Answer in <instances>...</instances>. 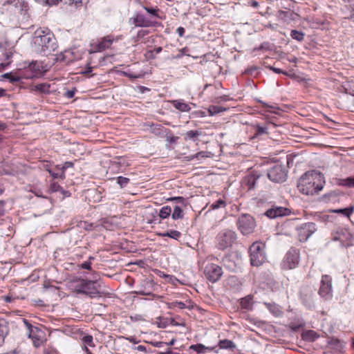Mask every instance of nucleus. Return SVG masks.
Instances as JSON below:
<instances>
[{
    "label": "nucleus",
    "mask_w": 354,
    "mask_h": 354,
    "mask_svg": "<svg viewBox=\"0 0 354 354\" xmlns=\"http://www.w3.org/2000/svg\"><path fill=\"white\" fill-rule=\"evenodd\" d=\"M57 48L54 34L47 28L37 29L30 42L31 51L41 56L47 57Z\"/></svg>",
    "instance_id": "nucleus-1"
},
{
    "label": "nucleus",
    "mask_w": 354,
    "mask_h": 354,
    "mask_svg": "<svg viewBox=\"0 0 354 354\" xmlns=\"http://www.w3.org/2000/svg\"><path fill=\"white\" fill-rule=\"evenodd\" d=\"M324 184V178L321 173L309 171L300 177L297 187L301 194L313 196L319 194L322 190Z\"/></svg>",
    "instance_id": "nucleus-2"
},
{
    "label": "nucleus",
    "mask_w": 354,
    "mask_h": 354,
    "mask_svg": "<svg viewBox=\"0 0 354 354\" xmlns=\"http://www.w3.org/2000/svg\"><path fill=\"white\" fill-rule=\"evenodd\" d=\"M236 240L235 232L225 229L221 230L216 237V245L217 248L224 250L232 246Z\"/></svg>",
    "instance_id": "nucleus-3"
},
{
    "label": "nucleus",
    "mask_w": 354,
    "mask_h": 354,
    "mask_svg": "<svg viewBox=\"0 0 354 354\" xmlns=\"http://www.w3.org/2000/svg\"><path fill=\"white\" fill-rule=\"evenodd\" d=\"M264 245L261 243H254L250 248V262L254 266L262 265L266 258L263 252Z\"/></svg>",
    "instance_id": "nucleus-4"
},
{
    "label": "nucleus",
    "mask_w": 354,
    "mask_h": 354,
    "mask_svg": "<svg viewBox=\"0 0 354 354\" xmlns=\"http://www.w3.org/2000/svg\"><path fill=\"white\" fill-rule=\"evenodd\" d=\"M14 52L13 47L8 42L5 41L3 44L0 41V72L10 65V58L12 57Z\"/></svg>",
    "instance_id": "nucleus-5"
},
{
    "label": "nucleus",
    "mask_w": 354,
    "mask_h": 354,
    "mask_svg": "<svg viewBox=\"0 0 354 354\" xmlns=\"http://www.w3.org/2000/svg\"><path fill=\"white\" fill-rule=\"evenodd\" d=\"M255 225L254 219L249 214H242L238 218L237 226L243 234H251Z\"/></svg>",
    "instance_id": "nucleus-6"
},
{
    "label": "nucleus",
    "mask_w": 354,
    "mask_h": 354,
    "mask_svg": "<svg viewBox=\"0 0 354 354\" xmlns=\"http://www.w3.org/2000/svg\"><path fill=\"white\" fill-rule=\"evenodd\" d=\"M24 322L29 330L28 337L32 340L33 345L35 347L40 346L44 342V332L38 327L32 326L26 319H24Z\"/></svg>",
    "instance_id": "nucleus-7"
},
{
    "label": "nucleus",
    "mask_w": 354,
    "mask_h": 354,
    "mask_svg": "<svg viewBox=\"0 0 354 354\" xmlns=\"http://www.w3.org/2000/svg\"><path fill=\"white\" fill-rule=\"evenodd\" d=\"M300 254L299 251L295 249L290 250L286 254L283 262L282 267L286 270H292L295 268L299 262Z\"/></svg>",
    "instance_id": "nucleus-8"
},
{
    "label": "nucleus",
    "mask_w": 354,
    "mask_h": 354,
    "mask_svg": "<svg viewBox=\"0 0 354 354\" xmlns=\"http://www.w3.org/2000/svg\"><path fill=\"white\" fill-rule=\"evenodd\" d=\"M314 292L315 288L309 285H304L300 289V298L303 304L308 308L315 307V301L313 299Z\"/></svg>",
    "instance_id": "nucleus-9"
},
{
    "label": "nucleus",
    "mask_w": 354,
    "mask_h": 354,
    "mask_svg": "<svg viewBox=\"0 0 354 354\" xmlns=\"http://www.w3.org/2000/svg\"><path fill=\"white\" fill-rule=\"evenodd\" d=\"M204 274L209 281L214 283L220 279L223 274V270L217 264L208 263L205 268Z\"/></svg>",
    "instance_id": "nucleus-10"
},
{
    "label": "nucleus",
    "mask_w": 354,
    "mask_h": 354,
    "mask_svg": "<svg viewBox=\"0 0 354 354\" xmlns=\"http://www.w3.org/2000/svg\"><path fill=\"white\" fill-rule=\"evenodd\" d=\"M317 230L314 223H306L297 228L298 239L305 242Z\"/></svg>",
    "instance_id": "nucleus-11"
},
{
    "label": "nucleus",
    "mask_w": 354,
    "mask_h": 354,
    "mask_svg": "<svg viewBox=\"0 0 354 354\" xmlns=\"http://www.w3.org/2000/svg\"><path fill=\"white\" fill-rule=\"evenodd\" d=\"M268 177L273 182H283L286 179L287 174L282 165H275L268 171Z\"/></svg>",
    "instance_id": "nucleus-12"
},
{
    "label": "nucleus",
    "mask_w": 354,
    "mask_h": 354,
    "mask_svg": "<svg viewBox=\"0 0 354 354\" xmlns=\"http://www.w3.org/2000/svg\"><path fill=\"white\" fill-rule=\"evenodd\" d=\"M319 295L325 299L332 297V279L330 276H322Z\"/></svg>",
    "instance_id": "nucleus-13"
},
{
    "label": "nucleus",
    "mask_w": 354,
    "mask_h": 354,
    "mask_svg": "<svg viewBox=\"0 0 354 354\" xmlns=\"http://www.w3.org/2000/svg\"><path fill=\"white\" fill-rule=\"evenodd\" d=\"M290 214V210L289 209L281 206H273L268 209L265 213L270 218H277L278 217L289 215Z\"/></svg>",
    "instance_id": "nucleus-14"
},
{
    "label": "nucleus",
    "mask_w": 354,
    "mask_h": 354,
    "mask_svg": "<svg viewBox=\"0 0 354 354\" xmlns=\"http://www.w3.org/2000/svg\"><path fill=\"white\" fill-rule=\"evenodd\" d=\"M114 39L111 36L104 37L96 45L93 46L95 51H102L109 48Z\"/></svg>",
    "instance_id": "nucleus-15"
},
{
    "label": "nucleus",
    "mask_w": 354,
    "mask_h": 354,
    "mask_svg": "<svg viewBox=\"0 0 354 354\" xmlns=\"http://www.w3.org/2000/svg\"><path fill=\"white\" fill-rule=\"evenodd\" d=\"M328 346L337 353H342L344 351L345 343L338 339L332 338L328 342Z\"/></svg>",
    "instance_id": "nucleus-16"
},
{
    "label": "nucleus",
    "mask_w": 354,
    "mask_h": 354,
    "mask_svg": "<svg viewBox=\"0 0 354 354\" xmlns=\"http://www.w3.org/2000/svg\"><path fill=\"white\" fill-rule=\"evenodd\" d=\"M336 234L337 235L334 237L335 240H339L345 246L350 245V241L352 236L346 230H341L340 231L337 232Z\"/></svg>",
    "instance_id": "nucleus-17"
},
{
    "label": "nucleus",
    "mask_w": 354,
    "mask_h": 354,
    "mask_svg": "<svg viewBox=\"0 0 354 354\" xmlns=\"http://www.w3.org/2000/svg\"><path fill=\"white\" fill-rule=\"evenodd\" d=\"M7 3L15 6L16 9L21 15L26 14L28 10V3L24 0H8Z\"/></svg>",
    "instance_id": "nucleus-18"
},
{
    "label": "nucleus",
    "mask_w": 354,
    "mask_h": 354,
    "mask_svg": "<svg viewBox=\"0 0 354 354\" xmlns=\"http://www.w3.org/2000/svg\"><path fill=\"white\" fill-rule=\"evenodd\" d=\"M133 19V24L139 27H149L150 26L149 21L147 20L142 14H137Z\"/></svg>",
    "instance_id": "nucleus-19"
},
{
    "label": "nucleus",
    "mask_w": 354,
    "mask_h": 354,
    "mask_svg": "<svg viewBox=\"0 0 354 354\" xmlns=\"http://www.w3.org/2000/svg\"><path fill=\"white\" fill-rule=\"evenodd\" d=\"M240 305L243 309L247 310H252L253 306V297L252 295H248L244 298H242L240 302Z\"/></svg>",
    "instance_id": "nucleus-20"
},
{
    "label": "nucleus",
    "mask_w": 354,
    "mask_h": 354,
    "mask_svg": "<svg viewBox=\"0 0 354 354\" xmlns=\"http://www.w3.org/2000/svg\"><path fill=\"white\" fill-rule=\"evenodd\" d=\"M189 348L196 351L197 353H206L208 351L214 350V347H207L201 344L191 345Z\"/></svg>",
    "instance_id": "nucleus-21"
},
{
    "label": "nucleus",
    "mask_w": 354,
    "mask_h": 354,
    "mask_svg": "<svg viewBox=\"0 0 354 354\" xmlns=\"http://www.w3.org/2000/svg\"><path fill=\"white\" fill-rule=\"evenodd\" d=\"M171 103L176 109L180 111L189 112L191 109L189 104L182 100H174Z\"/></svg>",
    "instance_id": "nucleus-22"
},
{
    "label": "nucleus",
    "mask_w": 354,
    "mask_h": 354,
    "mask_svg": "<svg viewBox=\"0 0 354 354\" xmlns=\"http://www.w3.org/2000/svg\"><path fill=\"white\" fill-rule=\"evenodd\" d=\"M337 184L339 186L354 187V176L346 178H339L337 180Z\"/></svg>",
    "instance_id": "nucleus-23"
},
{
    "label": "nucleus",
    "mask_w": 354,
    "mask_h": 354,
    "mask_svg": "<svg viewBox=\"0 0 354 354\" xmlns=\"http://www.w3.org/2000/svg\"><path fill=\"white\" fill-rule=\"evenodd\" d=\"M202 135V132L200 131H194V130H190V131H187L185 133H184V140L187 141V140H193V141H196L198 138V136H201Z\"/></svg>",
    "instance_id": "nucleus-24"
},
{
    "label": "nucleus",
    "mask_w": 354,
    "mask_h": 354,
    "mask_svg": "<svg viewBox=\"0 0 354 354\" xmlns=\"http://www.w3.org/2000/svg\"><path fill=\"white\" fill-rule=\"evenodd\" d=\"M353 212H354V205H351L346 208L337 209L333 210V212L337 213V214H342L348 218L350 217V216L353 214Z\"/></svg>",
    "instance_id": "nucleus-25"
},
{
    "label": "nucleus",
    "mask_w": 354,
    "mask_h": 354,
    "mask_svg": "<svg viewBox=\"0 0 354 354\" xmlns=\"http://www.w3.org/2000/svg\"><path fill=\"white\" fill-rule=\"evenodd\" d=\"M7 334V326L3 320L0 319V346H1L4 342V339Z\"/></svg>",
    "instance_id": "nucleus-26"
},
{
    "label": "nucleus",
    "mask_w": 354,
    "mask_h": 354,
    "mask_svg": "<svg viewBox=\"0 0 354 354\" xmlns=\"http://www.w3.org/2000/svg\"><path fill=\"white\" fill-rule=\"evenodd\" d=\"M265 306L274 316L277 317L281 314V311L278 305L271 303H265Z\"/></svg>",
    "instance_id": "nucleus-27"
},
{
    "label": "nucleus",
    "mask_w": 354,
    "mask_h": 354,
    "mask_svg": "<svg viewBox=\"0 0 354 354\" xmlns=\"http://www.w3.org/2000/svg\"><path fill=\"white\" fill-rule=\"evenodd\" d=\"M318 337H319V335L314 330L306 331L302 335L303 339L306 341H309V342L315 341Z\"/></svg>",
    "instance_id": "nucleus-28"
},
{
    "label": "nucleus",
    "mask_w": 354,
    "mask_h": 354,
    "mask_svg": "<svg viewBox=\"0 0 354 354\" xmlns=\"http://www.w3.org/2000/svg\"><path fill=\"white\" fill-rule=\"evenodd\" d=\"M184 216L183 209L178 205L174 206L171 217L174 220L182 219Z\"/></svg>",
    "instance_id": "nucleus-29"
},
{
    "label": "nucleus",
    "mask_w": 354,
    "mask_h": 354,
    "mask_svg": "<svg viewBox=\"0 0 354 354\" xmlns=\"http://www.w3.org/2000/svg\"><path fill=\"white\" fill-rule=\"evenodd\" d=\"M219 346L220 348L229 349V348H234L236 347L235 344L229 339H223L219 341Z\"/></svg>",
    "instance_id": "nucleus-30"
},
{
    "label": "nucleus",
    "mask_w": 354,
    "mask_h": 354,
    "mask_svg": "<svg viewBox=\"0 0 354 354\" xmlns=\"http://www.w3.org/2000/svg\"><path fill=\"white\" fill-rule=\"evenodd\" d=\"M171 213V207L170 206L166 205L162 207L159 212V216L161 218L165 219L169 216Z\"/></svg>",
    "instance_id": "nucleus-31"
},
{
    "label": "nucleus",
    "mask_w": 354,
    "mask_h": 354,
    "mask_svg": "<svg viewBox=\"0 0 354 354\" xmlns=\"http://www.w3.org/2000/svg\"><path fill=\"white\" fill-rule=\"evenodd\" d=\"M226 206V202L223 198H219L216 202L213 203L210 205V209H216L218 208H224Z\"/></svg>",
    "instance_id": "nucleus-32"
},
{
    "label": "nucleus",
    "mask_w": 354,
    "mask_h": 354,
    "mask_svg": "<svg viewBox=\"0 0 354 354\" xmlns=\"http://www.w3.org/2000/svg\"><path fill=\"white\" fill-rule=\"evenodd\" d=\"M180 232L177 230H171L165 233L160 234L162 236H169L171 239L177 240L180 236Z\"/></svg>",
    "instance_id": "nucleus-33"
},
{
    "label": "nucleus",
    "mask_w": 354,
    "mask_h": 354,
    "mask_svg": "<svg viewBox=\"0 0 354 354\" xmlns=\"http://www.w3.org/2000/svg\"><path fill=\"white\" fill-rule=\"evenodd\" d=\"M290 35L292 39H294L298 41H303L304 38V33L301 31L296 30H292Z\"/></svg>",
    "instance_id": "nucleus-34"
},
{
    "label": "nucleus",
    "mask_w": 354,
    "mask_h": 354,
    "mask_svg": "<svg viewBox=\"0 0 354 354\" xmlns=\"http://www.w3.org/2000/svg\"><path fill=\"white\" fill-rule=\"evenodd\" d=\"M225 109L224 108H222L221 106H212L209 108L208 109V112L209 113L210 115H213L216 113H220V112H222L223 111H225Z\"/></svg>",
    "instance_id": "nucleus-35"
},
{
    "label": "nucleus",
    "mask_w": 354,
    "mask_h": 354,
    "mask_svg": "<svg viewBox=\"0 0 354 354\" xmlns=\"http://www.w3.org/2000/svg\"><path fill=\"white\" fill-rule=\"evenodd\" d=\"M144 9L151 16L160 19L158 15L159 9L149 7H144Z\"/></svg>",
    "instance_id": "nucleus-36"
},
{
    "label": "nucleus",
    "mask_w": 354,
    "mask_h": 354,
    "mask_svg": "<svg viewBox=\"0 0 354 354\" xmlns=\"http://www.w3.org/2000/svg\"><path fill=\"white\" fill-rule=\"evenodd\" d=\"M73 167V163L72 162H64V164L62 165V167L61 168L62 172L60 174V178H65V171H66V169L69 168V167Z\"/></svg>",
    "instance_id": "nucleus-37"
},
{
    "label": "nucleus",
    "mask_w": 354,
    "mask_h": 354,
    "mask_svg": "<svg viewBox=\"0 0 354 354\" xmlns=\"http://www.w3.org/2000/svg\"><path fill=\"white\" fill-rule=\"evenodd\" d=\"M83 343L89 346H94L93 337L91 335H85L82 339Z\"/></svg>",
    "instance_id": "nucleus-38"
},
{
    "label": "nucleus",
    "mask_w": 354,
    "mask_h": 354,
    "mask_svg": "<svg viewBox=\"0 0 354 354\" xmlns=\"http://www.w3.org/2000/svg\"><path fill=\"white\" fill-rule=\"evenodd\" d=\"M49 86L46 84H39L35 86V90L39 91L41 93H45L48 91Z\"/></svg>",
    "instance_id": "nucleus-39"
},
{
    "label": "nucleus",
    "mask_w": 354,
    "mask_h": 354,
    "mask_svg": "<svg viewBox=\"0 0 354 354\" xmlns=\"http://www.w3.org/2000/svg\"><path fill=\"white\" fill-rule=\"evenodd\" d=\"M129 182V179L126 177L119 176L117 178V183L120 185L121 187L126 186Z\"/></svg>",
    "instance_id": "nucleus-40"
},
{
    "label": "nucleus",
    "mask_w": 354,
    "mask_h": 354,
    "mask_svg": "<svg viewBox=\"0 0 354 354\" xmlns=\"http://www.w3.org/2000/svg\"><path fill=\"white\" fill-rule=\"evenodd\" d=\"M70 4H73L76 8H80L87 3L84 0H69Z\"/></svg>",
    "instance_id": "nucleus-41"
},
{
    "label": "nucleus",
    "mask_w": 354,
    "mask_h": 354,
    "mask_svg": "<svg viewBox=\"0 0 354 354\" xmlns=\"http://www.w3.org/2000/svg\"><path fill=\"white\" fill-rule=\"evenodd\" d=\"M266 133H268L266 127H261L260 125L256 126V134L257 135L266 134Z\"/></svg>",
    "instance_id": "nucleus-42"
},
{
    "label": "nucleus",
    "mask_w": 354,
    "mask_h": 354,
    "mask_svg": "<svg viewBox=\"0 0 354 354\" xmlns=\"http://www.w3.org/2000/svg\"><path fill=\"white\" fill-rule=\"evenodd\" d=\"M246 180L249 189H251L254 187L255 178L253 176L248 177Z\"/></svg>",
    "instance_id": "nucleus-43"
},
{
    "label": "nucleus",
    "mask_w": 354,
    "mask_h": 354,
    "mask_svg": "<svg viewBox=\"0 0 354 354\" xmlns=\"http://www.w3.org/2000/svg\"><path fill=\"white\" fill-rule=\"evenodd\" d=\"M171 305L174 308H178L180 309H184L186 308L185 304L182 301H174L171 303Z\"/></svg>",
    "instance_id": "nucleus-44"
},
{
    "label": "nucleus",
    "mask_w": 354,
    "mask_h": 354,
    "mask_svg": "<svg viewBox=\"0 0 354 354\" xmlns=\"http://www.w3.org/2000/svg\"><path fill=\"white\" fill-rule=\"evenodd\" d=\"M3 77L7 79H10L11 82H18L19 80V77L17 76H12L11 73H6L3 75Z\"/></svg>",
    "instance_id": "nucleus-45"
},
{
    "label": "nucleus",
    "mask_w": 354,
    "mask_h": 354,
    "mask_svg": "<svg viewBox=\"0 0 354 354\" xmlns=\"http://www.w3.org/2000/svg\"><path fill=\"white\" fill-rule=\"evenodd\" d=\"M167 201H176V202L180 203H184L185 198L181 196H178V197H172V198H168Z\"/></svg>",
    "instance_id": "nucleus-46"
},
{
    "label": "nucleus",
    "mask_w": 354,
    "mask_h": 354,
    "mask_svg": "<svg viewBox=\"0 0 354 354\" xmlns=\"http://www.w3.org/2000/svg\"><path fill=\"white\" fill-rule=\"evenodd\" d=\"M75 91H76L75 88H74L73 90H68V91H66V93H64V96L66 97L67 98H72L74 97Z\"/></svg>",
    "instance_id": "nucleus-47"
},
{
    "label": "nucleus",
    "mask_w": 354,
    "mask_h": 354,
    "mask_svg": "<svg viewBox=\"0 0 354 354\" xmlns=\"http://www.w3.org/2000/svg\"><path fill=\"white\" fill-rule=\"evenodd\" d=\"M91 262L90 261H85L83 263H82L80 267L82 269L91 270Z\"/></svg>",
    "instance_id": "nucleus-48"
},
{
    "label": "nucleus",
    "mask_w": 354,
    "mask_h": 354,
    "mask_svg": "<svg viewBox=\"0 0 354 354\" xmlns=\"http://www.w3.org/2000/svg\"><path fill=\"white\" fill-rule=\"evenodd\" d=\"M6 127V124L2 122H0V143L3 140V136H2L1 133L5 130Z\"/></svg>",
    "instance_id": "nucleus-49"
},
{
    "label": "nucleus",
    "mask_w": 354,
    "mask_h": 354,
    "mask_svg": "<svg viewBox=\"0 0 354 354\" xmlns=\"http://www.w3.org/2000/svg\"><path fill=\"white\" fill-rule=\"evenodd\" d=\"M5 212V203L2 201H0V216H3Z\"/></svg>",
    "instance_id": "nucleus-50"
},
{
    "label": "nucleus",
    "mask_w": 354,
    "mask_h": 354,
    "mask_svg": "<svg viewBox=\"0 0 354 354\" xmlns=\"http://www.w3.org/2000/svg\"><path fill=\"white\" fill-rule=\"evenodd\" d=\"M187 48H183L179 50V54H178L175 57L177 59L181 58L185 53Z\"/></svg>",
    "instance_id": "nucleus-51"
},
{
    "label": "nucleus",
    "mask_w": 354,
    "mask_h": 354,
    "mask_svg": "<svg viewBox=\"0 0 354 354\" xmlns=\"http://www.w3.org/2000/svg\"><path fill=\"white\" fill-rule=\"evenodd\" d=\"M133 349L140 351V352H144V353H145L147 351L146 347L142 345H139L138 346H136L133 348Z\"/></svg>",
    "instance_id": "nucleus-52"
},
{
    "label": "nucleus",
    "mask_w": 354,
    "mask_h": 354,
    "mask_svg": "<svg viewBox=\"0 0 354 354\" xmlns=\"http://www.w3.org/2000/svg\"><path fill=\"white\" fill-rule=\"evenodd\" d=\"M13 232V229L12 227L10 226V225L9 224L8 225V232H1V234L2 235H5V236H10V234L12 233Z\"/></svg>",
    "instance_id": "nucleus-53"
},
{
    "label": "nucleus",
    "mask_w": 354,
    "mask_h": 354,
    "mask_svg": "<svg viewBox=\"0 0 354 354\" xmlns=\"http://www.w3.org/2000/svg\"><path fill=\"white\" fill-rule=\"evenodd\" d=\"M270 69L272 70V71H274L276 73L286 74V73L283 72L282 70H281L280 68H275V67H273V66H270Z\"/></svg>",
    "instance_id": "nucleus-54"
},
{
    "label": "nucleus",
    "mask_w": 354,
    "mask_h": 354,
    "mask_svg": "<svg viewBox=\"0 0 354 354\" xmlns=\"http://www.w3.org/2000/svg\"><path fill=\"white\" fill-rule=\"evenodd\" d=\"M91 284H93V283H92L91 281H85L84 282V284L83 286V290H82V292H84V293H88V292L86 291V288L88 286H90Z\"/></svg>",
    "instance_id": "nucleus-55"
},
{
    "label": "nucleus",
    "mask_w": 354,
    "mask_h": 354,
    "mask_svg": "<svg viewBox=\"0 0 354 354\" xmlns=\"http://www.w3.org/2000/svg\"><path fill=\"white\" fill-rule=\"evenodd\" d=\"M176 32L180 37H183L185 33V29L183 27H179L177 28Z\"/></svg>",
    "instance_id": "nucleus-56"
},
{
    "label": "nucleus",
    "mask_w": 354,
    "mask_h": 354,
    "mask_svg": "<svg viewBox=\"0 0 354 354\" xmlns=\"http://www.w3.org/2000/svg\"><path fill=\"white\" fill-rule=\"evenodd\" d=\"M194 156L196 158H201L206 157V155H205V152L201 151V152L197 153Z\"/></svg>",
    "instance_id": "nucleus-57"
},
{
    "label": "nucleus",
    "mask_w": 354,
    "mask_h": 354,
    "mask_svg": "<svg viewBox=\"0 0 354 354\" xmlns=\"http://www.w3.org/2000/svg\"><path fill=\"white\" fill-rule=\"evenodd\" d=\"M147 33V31L145 30H140L138 32V35L137 37L139 38V37H144L146 34Z\"/></svg>",
    "instance_id": "nucleus-58"
},
{
    "label": "nucleus",
    "mask_w": 354,
    "mask_h": 354,
    "mask_svg": "<svg viewBox=\"0 0 354 354\" xmlns=\"http://www.w3.org/2000/svg\"><path fill=\"white\" fill-rule=\"evenodd\" d=\"M177 139L178 138L174 136L167 138V140L170 142H175L177 140Z\"/></svg>",
    "instance_id": "nucleus-59"
},
{
    "label": "nucleus",
    "mask_w": 354,
    "mask_h": 354,
    "mask_svg": "<svg viewBox=\"0 0 354 354\" xmlns=\"http://www.w3.org/2000/svg\"><path fill=\"white\" fill-rule=\"evenodd\" d=\"M127 339L133 344H137L138 342V341L136 340V338H134L133 337H127Z\"/></svg>",
    "instance_id": "nucleus-60"
},
{
    "label": "nucleus",
    "mask_w": 354,
    "mask_h": 354,
    "mask_svg": "<svg viewBox=\"0 0 354 354\" xmlns=\"http://www.w3.org/2000/svg\"><path fill=\"white\" fill-rule=\"evenodd\" d=\"M162 47L159 46V47H156L154 48L153 51L156 53V54H158L160 53L161 51H162Z\"/></svg>",
    "instance_id": "nucleus-61"
},
{
    "label": "nucleus",
    "mask_w": 354,
    "mask_h": 354,
    "mask_svg": "<svg viewBox=\"0 0 354 354\" xmlns=\"http://www.w3.org/2000/svg\"><path fill=\"white\" fill-rule=\"evenodd\" d=\"M54 178H60V174L58 173H53L51 171V174H50Z\"/></svg>",
    "instance_id": "nucleus-62"
},
{
    "label": "nucleus",
    "mask_w": 354,
    "mask_h": 354,
    "mask_svg": "<svg viewBox=\"0 0 354 354\" xmlns=\"http://www.w3.org/2000/svg\"><path fill=\"white\" fill-rule=\"evenodd\" d=\"M6 95V90L0 88V97Z\"/></svg>",
    "instance_id": "nucleus-63"
},
{
    "label": "nucleus",
    "mask_w": 354,
    "mask_h": 354,
    "mask_svg": "<svg viewBox=\"0 0 354 354\" xmlns=\"http://www.w3.org/2000/svg\"><path fill=\"white\" fill-rule=\"evenodd\" d=\"M57 187H59V185H57V183H54L52 185V189L53 191H56Z\"/></svg>",
    "instance_id": "nucleus-64"
}]
</instances>
